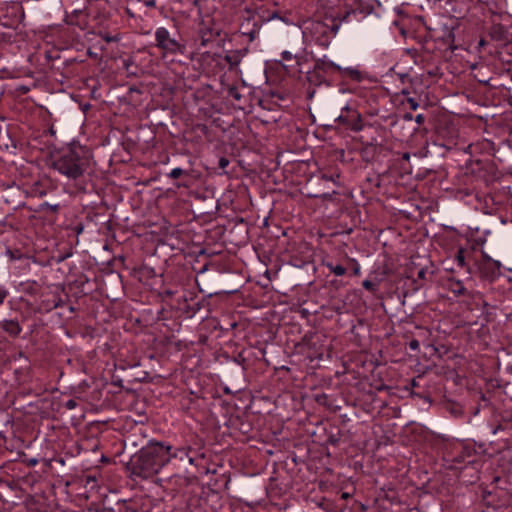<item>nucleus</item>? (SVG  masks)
<instances>
[{"label":"nucleus","mask_w":512,"mask_h":512,"mask_svg":"<svg viewBox=\"0 0 512 512\" xmlns=\"http://www.w3.org/2000/svg\"><path fill=\"white\" fill-rule=\"evenodd\" d=\"M172 447L162 442H149L129 463L131 473L143 479L156 475L176 454L171 453Z\"/></svg>","instance_id":"obj_1"},{"label":"nucleus","mask_w":512,"mask_h":512,"mask_svg":"<svg viewBox=\"0 0 512 512\" xmlns=\"http://www.w3.org/2000/svg\"><path fill=\"white\" fill-rule=\"evenodd\" d=\"M86 150L81 146L69 147L52 158V168L71 180L81 177L88 167Z\"/></svg>","instance_id":"obj_2"},{"label":"nucleus","mask_w":512,"mask_h":512,"mask_svg":"<svg viewBox=\"0 0 512 512\" xmlns=\"http://www.w3.org/2000/svg\"><path fill=\"white\" fill-rule=\"evenodd\" d=\"M155 41V46L163 52V55L183 54L185 51V46L172 37L170 32L164 27L156 29Z\"/></svg>","instance_id":"obj_3"},{"label":"nucleus","mask_w":512,"mask_h":512,"mask_svg":"<svg viewBox=\"0 0 512 512\" xmlns=\"http://www.w3.org/2000/svg\"><path fill=\"white\" fill-rule=\"evenodd\" d=\"M322 64L325 67H330L334 70L339 71L343 77H348L355 81L361 80V73L357 68H354V67L342 68L341 66L335 64L334 62H332L330 60H322Z\"/></svg>","instance_id":"obj_4"},{"label":"nucleus","mask_w":512,"mask_h":512,"mask_svg":"<svg viewBox=\"0 0 512 512\" xmlns=\"http://www.w3.org/2000/svg\"><path fill=\"white\" fill-rule=\"evenodd\" d=\"M329 67L323 66L322 62L317 63L315 69L311 72L307 73V80L310 85L320 86L323 83H326V79L324 75L321 73V70L328 69Z\"/></svg>","instance_id":"obj_5"},{"label":"nucleus","mask_w":512,"mask_h":512,"mask_svg":"<svg viewBox=\"0 0 512 512\" xmlns=\"http://www.w3.org/2000/svg\"><path fill=\"white\" fill-rule=\"evenodd\" d=\"M247 52L248 49H240L227 52L224 59L228 63L229 69L232 70L236 68L245 57Z\"/></svg>","instance_id":"obj_6"},{"label":"nucleus","mask_w":512,"mask_h":512,"mask_svg":"<svg viewBox=\"0 0 512 512\" xmlns=\"http://www.w3.org/2000/svg\"><path fill=\"white\" fill-rule=\"evenodd\" d=\"M484 263L483 269L489 273L491 276H499L501 274V263L498 260L492 259L487 254L483 255Z\"/></svg>","instance_id":"obj_7"},{"label":"nucleus","mask_w":512,"mask_h":512,"mask_svg":"<svg viewBox=\"0 0 512 512\" xmlns=\"http://www.w3.org/2000/svg\"><path fill=\"white\" fill-rule=\"evenodd\" d=\"M43 304H44V307H42V309H44L45 311H51V310L56 309L58 307H62L63 306V300L61 299L60 296H58L57 294H54L52 296V299H48V300L43 301Z\"/></svg>","instance_id":"obj_8"},{"label":"nucleus","mask_w":512,"mask_h":512,"mask_svg":"<svg viewBox=\"0 0 512 512\" xmlns=\"http://www.w3.org/2000/svg\"><path fill=\"white\" fill-rule=\"evenodd\" d=\"M81 15H82L81 10H74L72 13L66 14L65 22L68 25L82 27L83 21L80 19Z\"/></svg>","instance_id":"obj_9"},{"label":"nucleus","mask_w":512,"mask_h":512,"mask_svg":"<svg viewBox=\"0 0 512 512\" xmlns=\"http://www.w3.org/2000/svg\"><path fill=\"white\" fill-rule=\"evenodd\" d=\"M448 287L455 295H464L466 293V289L460 280L450 279Z\"/></svg>","instance_id":"obj_10"},{"label":"nucleus","mask_w":512,"mask_h":512,"mask_svg":"<svg viewBox=\"0 0 512 512\" xmlns=\"http://www.w3.org/2000/svg\"><path fill=\"white\" fill-rule=\"evenodd\" d=\"M3 328L6 332H8L11 335H18L21 332V327L18 324V322L13 320H8L3 323Z\"/></svg>","instance_id":"obj_11"},{"label":"nucleus","mask_w":512,"mask_h":512,"mask_svg":"<svg viewBox=\"0 0 512 512\" xmlns=\"http://www.w3.org/2000/svg\"><path fill=\"white\" fill-rule=\"evenodd\" d=\"M59 207V204H49L47 202H44L40 205V211H51L53 213H57Z\"/></svg>","instance_id":"obj_12"},{"label":"nucleus","mask_w":512,"mask_h":512,"mask_svg":"<svg viewBox=\"0 0 512 512\" xmlns=\"http://www.w3.org/2000/svg\"><path fill=\"white\" fill-rule=\"evenodd\" d=\"M253 26H254L253 29H251L247 32H243V34L248 37L250 42L254 41L257 38L258 33H259V27L257 26V24H254Z\"/></svg>","instance_id":"obj_13"},{"label":"nucleus","mask_w":512,"mask_h":512,"mask_svg":"<svg viewBox=\"0 0 512 512\" xmlns=\"http://www.w3.org/2000/svg\"><path fill=\"white\" fill-rule=\"evenodd\" d=\"M185 174H188L185 170H183L181 168H174L171 170V172L168 174V176L171 179H178L179 177H181L182 175H185Z\"/></svg>","instance_id":"obj_14"},{"label":"nucleus","mask_w":512,"mask_h":512,"mask_svg":"<svg viewBox=\"0 0 512 512\" xmlns=\"http://www.w3.org/2000/svg\"><path fill=\"white\" fill-rule=\"evenodd\" d=\"M330 270L332 273H334L336 276H342L346 273L345 267L341 265L332 266L330 265Z\"/></svg>","instance_id":"obj_15"},{"label":"nucleus","mask_w":512,"mask_h":512,"mask_svg":"<svg viewBox=\"0 0 512 512\" xmlns=\"http://www.w3.org/2000/svg\"><path fill=\"white\" fill-rule=\"evenodd\" d=\"M228 94L237 101L241 99V94L236 87L229 88Z\"/></svg>","instance_id":"obj_16"},{"label":"nucleus","mask_w":512,"mask_h":512,"mask_svg":"<svg viewBox=\"0 0 512 512\" xmlns=\"http://www.w3.org/2000/svg\"><path fill=\"white\" fill-rule=\"evenodd\" d=\"M456 261L460 266H464L465 264V258H464V251L460 249L456 254Z\"/></svg>","instance_id":"obj_17"},{"label":"nucleus","mask_w":512,"mask_h":512,"mask_svg":"<svg viewBox=\"0 0 512 512\" xmlns=\"http://www.w3.org/2000/svg\"><path fill=\"white\" fill-rule=\"evenodd\" d=\"M363 287L367 290H370L372 292L376 291V284L373 283L372 281L370 280H364L363 281Z\"/></svg>","instance_id":"obj_18"},{"label":"nucleus","mask_w":512,"mask_h":512,"mask_svg":"<svg viewBox=\"0 0 512 512\" xmlns=\"http://www.w3.org/2000/svg\"><path fill=\"white\" fill-rule=\"evenodd\" d=\"M77 406V402L76 400L74 399H69L68 401L65 402L64 404V407L67 408L68 410H72L74 409L75 407Z\"/></svg>","instance_id":"obj_19"},{"label":"nucleus","mask_w":512,"mask_h":512,"mask_svg":"<svg viewBox=\"0 0 512 512\" xmlns=\"http://www.w3.org/2000/svg\"><path fill=\"white\" fill-rule=\"evenodd\" d=\"M407 103L412 110H417L419 107V103L414 98H408Z\"/></svg>","instance_id":"obj_20"},{"label":"nucleus","mask_w":512,"mask_h":512,"mask_svg":"<svg viewBox=\"0 0 512 512\" xmlns=\"http://www.w3.org/2000/svg\"><path fill=\"white\" fill-rule=\"evenodd\" d=\"M336 121L339 122V123H343V124H346V125H350V120L348 119V116H345L343 114H340L337 118H336Z\"/></svg>","instance_id":"obj_21"},{"label":"nucleus","mask_w":512,"mask_h":512,"mask_svg":"<svg viewBox=\"0 0 512 512\" xmlns=\"http://www.w3.org/2000/svg\"><path fill=\"white\" fill-rule=\"evenodd\" d=\"M281 55H282L283 60H285V61H291L295 58V56L289 51H284V52H282Z\"/></svg>","instance_id":"obj_22"},{"label":"nucleus","mask_w":512,"mask_h":512,"mask_svg":"<svg viewBox=\"0 0 512 512\" xmlns=\"http://www.w3.org/2000/svg\"><path fill=\"white\" fill-rule=\"evenodd\" d=\"M229 165V160L226 158H220L219 160V167L224 169Z\"/></svg>","instance_id":"obj_23"},{"label":"nucleus","mask_w":512,"mask_h":512,"mask_svg":"<svg viewBox=\"0 0 512 512\" xmlns=\"http://www.w3.org/2000/svg\"><path fill=\"white\" fill-rule=\"evenodd\" d=\"M409 347L412 349V350H417L419 348V342L417 340H412L410 343H409Z\"/></svg>","instance_id":"obj_24"},{"label":"nucleus","mask_w":512,"mask_h":512,"mask_svg":"<svg viewBox=\"0 0 512 512\" xmlns=\"http://www.w3.org/2000/svg\"><path fill=\"white\" fill-rule=\"evenodd\" d=\"M425 120V117L424 115L422 114H418L416 117H415V121L417 124L421 125Z\"/></svg>","instance_id":"obj_25"},{"label":"nucleus","mask_w":512,"mask_h":512,"mask_svg":"<svg viewBox=\"0 0 512 512\" xmlns=\"http://www.w3.org/2000/svg\"><path fill=\"white\" fill-rule=\"evenodd\" d=\"M344 110H346L348 113H351V114H352V115H351V117H352V118H355V117H357V116H358V115H357V113H356L355 111L351 110L348 106H346V107L344 108Z\"/></svg>","instance_id":"obj_26"},{"label":"nucleus","mask_w":512,"mask_h":512,"mask_svg":"<svg viewBox=\"0 0 512 512\" xmlns=\"http://www.w3.org/2000/svg\"><path fill=\"white\" fill-rule=\"evenodd\" d=\"M425 275H426V270L425 269H420L419 272H418V278L424 279Z\"/></svg>","instance_id":"obj_27"},{"label":"nucleus","mask_w":512,"mask_h":512,"mask_svg":"<svg viewBox=\"0 0 512 512\" xmlns=\"http://www.w3.org/2000/svg\"><path fill=\"white\" fill-rule=\"evenodd\" d=\"M403 118H404L405 120L410 121V120H412V119H413V115H412L411 113H406V114H404Z\"/></svg>","instance_id":"obj_28"},{"label":"nucleus","mask_w":512,"mask_h":512,"mask_svg":"<svg viewBox=\"0 0 512 512\" xmlns=\"http://www.w3.org/2000/svg\"><path fill=\"white\" fill-rule=\"evenodd\" d=\"M103 38H104V40H105L106 42H112V41H114V40H115V38H114V37H111V36H108V35L104 36Z\"/></svg>","instance_id":"obj_29"},{"label":"nucleus","mask_w":512,"mask_h":512,"mask_svg":"<svg viewBox=\"0 0 512 512\" xmlns=\"http://www.w3.org/2000/svg\"><path fill=\"white\" fill-rule=\"evenodd\" d=\"M314 94H315V90H314V89H312V90H310V89H309V90H308V96H309V98H312V97L314 96Z\"/></svg>","instance_id":"obj_30"},{"label":"nucleus","mask_w":512,"mask_h":512,"mask_svg":"<svg viewBox=\"0 0 512 512\" xmlns=\"http://www.w3.org/2000/svg\"><path fill=\"white\" fill-rule=\"evenodd\" d=\"M5 297H6V293L5 292H1L0 293V304L3 302Z\"/></svg>","instance_id":"obj_31"},{"label":"nucleus","mask_w":512,"mask_h":512,"mask_svg":"<svg viewBox=\"0 0 512 512\" xmlns=\"http://www.w3.org/2000/svg\"><path fill=\"white\" fill-rule=\"evenodd\" d=\"M402 158L406 161H408L410 159V154L409 153H404Z\"/></svg>","instance_id":"obj_32"},{"label":"nucleus","mask_w":512,"mask_h":512,"mask_svg":"<svg viewBox=\"0 0 512 512\" xmlns=\"http://www.w3.org/2000/svg\"><path fill=\"white\" fill-rule=\"evenodd\" d=\"M343 497H344V498H347V497H348V494H347V493H344V494H343Z\"/></svg>","instance_id":"obj_33"}]
</instances>
